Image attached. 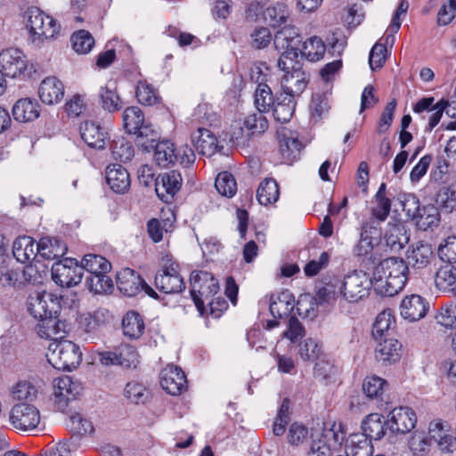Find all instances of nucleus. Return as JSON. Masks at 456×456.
<instances>
[{"label": "nucleus", "mask_w": 456, "mask_h": 456, "mask_svg": "<svg viewBox=\"0 0 456 456\" xmlns=\"http://www.w3.org/2000/svg\"><path fill=\"white\" fill-rule=\"evenodd\" d=\"M373 288L372 277L365 273L354 271L344 276L326 277L322 281L314 299L319 305H333L336 301L357 303L369 295Z\"/></svg>", "instance_id": "1"}, {"label": "nucleus", "mask_w": 456, "mask_h": 456, "mask_svg": "<svg viewBox=\"0 0 456 456\" xmlns=\"http://www.w3.org/2000/svg\"><path fill=\"white\" fill-rule=\"evenodd\" d=\"M409 267L400 257H387L382 260L372 273L373 289L377 294L393 297L405 287Z\"/></svg>", "instance_id": "2"}, {"label": "nucleus", "mask_w": 456, "mask_h": 456, "mask_svg": "<svg viewBox=\"0 0 456 456\" xmlns=\"http://www.w3.org/2000/svg\"><path fill=\"white\" fill-rule=\"evenodd\" d=\"M190 283L191 296L199 312L201 314L205 312V305L214 311V297L219 291L218 281L210 273L195 271L191 274Z\"/></svg>", "instance_id": "3"}, {"label": "nucleus", "mask_w": 456, "mask_h": 456, "mask_svg": "<svg viewBox=\"0 0 456 456\" xmlns=\"http://www.w3.org/2000/svg\"><path fill=\"white\" fill-rule=\"evenodd\" d=\"M46 356L50 364L62 370L76 369L82 360L79 346L70 340L62 338L50 343Z\"/></svg>", "instance_id": "4"}, {"label": "nucleus", "mask_w": 456, "mask_h": 456, "mask_svg": "<svg viewBox=\"0 0 456 456\" xmlns=\"http://www.w3.org/2000/svg\"><path fill=\"white\" fill-rule=\"evenodd\" d=\"M27 28L29 30L31 43L37 47L45 41L54 38L60 31V25L56 20L37 8L28 10Z\"/></svg>", "instance_id": "5"}, {"label": "nucleus", "mask_w": 456, "mask_h": 456, "mask_svg": "<svg viewBox=\"0 0 456 456\" xmlns=\"http://www.w3.org/2000/svg\"><path fill=\"white\" fill-rule=\"evenodd\" d=\"M403 208L408 216L415 220L419 230H433L440 223L438 208L431 204L419 208V200L415 197L407 199L403 203Z\"/></svg>", "instance_id": "6"}, {"label": "nucleus", "mask_w": 456, "mask_h": 456, "mask_svg": "<svg viewBox=\"0 0 456 456\" xmlns=\"http://www.w3.org/2000/svg\"><path fill=\"white\" fill-rule=\"evenodd\" d=\"M41 420L39 410L33 404L19 403L9 411L11 426L20 432H30L37 428Z\"/></svg>", "instance_id": "7"}, {"label": "nucleus", "mask_w": 456, "mask_h": 456, "mask_svg": "<svg viewBox=\"0 0 456 456\" xmlns=\"http://www.w3.org/2000/svg\"><path fill=\"white\" fill-rule=\"evenodd\" d=\"M28 60L18 48H7L0 52V71L12 78L25 77Z\"/></svg>", "instance_id": "8"}, {"label": "nucleus", "mask_w": 456, "mask_h": 456, "mask_svg": "<svg viewBox=\"0 0 456 456\" xmlns=\"http://www.w3.org/2000/svg\"><path fill=\"white\" fill-rule=\"evenodd\" d=\"M156 288L165 294H176L185 289V282L179 272V265L170 263L164 265L155 275Z\"/></svg>", "instance_id": "9"}, {"label": "nucleus", "mask_w": 456, "mask_h": 456, "mask_svg": "<svg viewBox=\"0 0 456 456\" xmlns=\"http://www.w3.org/2000/svg\"><path fill=\"white\" fill-rule=\"evenodd\" d=\"M117 286L119 291L127 297H134L143 290L151 297H157V293L133 269L124 268L117 274Z\"/></svg>", "instance_id": "10"}, {"label": "nucleus", "mask_w": 456, "mask_h": 456, "mask_svg": "<svg viewBox=\"0 0 456 456\" xmlns=\"http://www.w3.org/2000/svg\"><path fill=\"white\" fill-rule=\"evenodd\" d=\"M83 277V267L73 259L66 258L52 266V278L61 287H73L77 285Z\"/></svg>", "instance_id": "11"}, {"label": "nucleus", "mask_w": 456, "mask_h": 456, "mask_svg": "<svg viewBox=\"0 0 456 456\" xmlns=\"http://www.w3.org/2000/svg\"><path fill=\"white\" fill-rule=\"evenodd\" d=\"M27 308L35 319H39L50 314H57L60 303L52 293L35 291L28 297Z\"/></svg>", "instance_id": "12"}, {"label": "nucleus", "mask_w": 456, "mask_h": 456, "mask_svg": "<svg viewBox=\"0 0 456 456\" xmlns=\"http://www.w3.org/2000/svg\"><path fill=\"white\" fill-rule=\"evenodd\" d=\"M83 390L82 384L70 376L64 375L53 380V395L55 404L63 411L68 403L77 398Z\"/></svg>", "instance_id": "13"}, {"label": "nucleus", "mask_w": 456, "mask_h": 456, "mask_svg": "<svg viewBox=\"0 0 456 456\" xmlns=\"http://www.w3.org/2000/svg\"><path fill=\"white\" fill-rule=\"evenodd\" d=\"M139 356L134 346L120 345L113 351L100 354V362L103 365H119L125 368H136Z\"/></svg>", "instance_id": "14"}, {"label": "nucleus", "mask_w": 456, "mask_h": 456, "mask_svg": "<svg viewBox=\"0 0 456 456\" xmlns=\"http://www.w3.org/2000/svg\"><path fill=\"white\" fill-rule=\"evenodd\" d=\"M183 184L181 174L171 170L159 175L155 180V191L158 197L164 202L169 203L180 191Z\"/></svg>", "instance_id": "15"}, {"label": "nucleus", "mask_w": 456, "mask_h": 456, "mask_svg": "<svg viewBox=\"0 0 456 456\" xmlns=\"http://www.w3.org/2000/svg\"><path fill=\"white\" fill-rule=\"evenodd\" d=\"M416 423L415 411L407 406L396 407L388 415L387 425L393 433H410L415 428Z\"/></svg>", "instance_id": "16"}, {"label": "nucleus", "mask_w": 456, "mask_h": 456, "mask_svg": "<svg viewBox=\"0 0 456 456\" xmlns=\"http://www.w3.org/2000/svg\"><path fill=\"white\" fill-rule=\"evenodd\" d=\"M407 265L414 269L427 268L435 260V253L431 244L419 240L413 242L406 250Z\"/></svg>", "instance_id": "17"}, {"label": "nucleus", "mask_w": 456, "mask_h": 456, "mask_svg": "<svg viewBox=\"0 0 456 456\" xmlns=\"http://www.w3.org/2000/svg\"><path fill=\"white\" fill-rule=\"evenodd\" d=\"M299 354L304 361L315 362L314 374L326 378L328 376V369L330 365L321 359L322 356V346L313 338H306L299 345Z\"/></svg>", "instance_id": "18"}, {"label": "nucleus", "mask_w": 456, "mask_h": 456, "mask_svg": "<svg viewBox=\"0 0 456 456\" xmlns=\"http://www.w3.org/2000/svg\"><path fill=\"white\" fill-rule=\"evenodd\" d=\"M160 386L172 395H180L187 387V379L183 370L167 365L160 372Z\"/></svg>", "instance_id": "19"}, {"label": "nucleus", "mask_w": 456, "mask_h": 456, "mask_svg": "<svg viewBox=\"0 0 456 456\" xmlns=\"http://www.w3.org/2000/svg\"><path fill=\"white\" fill-rule=\"evenodd\" d=\"M430 441H433L441 453H452L456 450V437L444 428L441 420L429 424Z\"/></svg>", "instance_id": "20"}, {"label": "nucleus", "mask_w": 456, "mask_h": 456, "mask_svg": "<svg viewBox=\"0 0 456 456\" xmlns=\"http://www.w3.org/2000/svg\"><path fill=\"white\" fill-rule=\"evenodd\" d=\"M429 309L428 302L419 295L405 297L400 305V313L403 319L416 322L423 318Z\"/></svg>", "instance_id": "21"}, {"label": "nucleus", "mask_w": 456, "mask_h": 456, "mask_svg": "<svg viewBox=\"0 0 456 456\" xmlns=\"http://www.w3.org/2000/svg\"><path fill=\"white\" fill-rule=\"evenodd\" d=\"M39 322L36 326L37 335L45 339L53 341L60 340L66 333V323L59 320L56 314H50L39 318Z\"/></svg>", "instance_id": "22"}, {"label": "nucleus", "mask_w": 456, "mask_h": 456, "mask_svg": "<svg viewBox=\"0 0 456 456\" xmlns=\"http://www.w3.org/2000/svg\"><path fill=\"white\" fill-rule=\"evenodd\" d=\"M278 140L281 161L285 164L291 165L298 159L302 143L289 130L279 132Z\"/></svg>", "instance_id": "23"}, {"label": "nucleus", "mask_w": 456, "mask_h": 456, "mask_svg": "<svg viewBox=\"0 0 456 456\" xmlns=\"http://www.w3.org/2000/svg\"><path fill=\"white\" fill-rule=\"evenodd\" d=\"M308 82L309 75L303 69L287 72L281 78L282 94L293 98L299 96L306 88Z\"/></svg>", "instance_id": "24"}, {"label": "nucleus", "mask_w": 456, "mask_h": 456, "mask_svg": "<svg viewBox=\"0 0 456 456\" xmlns=\"http://www.w3.org/2000/svg\"><path fill=\"white\" fill-rule=\"evenodd\" d=\"M322 443L332 451H338L346 443V430L342 422L328 421L323 423L321 436Z\"/></svg>", "instance_id": "25"}, {"label": "nucleus", "mask_w": 456, "mask_h": 456, "mask_svg": "<svg viewBox=\"0 0 456 456\" xmlns=\"http://www.w3.org/2000/svg\"><path fill=\"white\" fill-rule=\"evenodd\" d=\"M82 140L92 149L102 150L105 148L108 133L94 121H85L80 126Z\"/></svg>", "instance_id": "26"}, {"label": "nucleus", "mask_w": 456, "mask_h": 456, "mask_svg": "<svg viewBox=\"0 0 456 456\" xmlns=\"http://www.w3.org/2000/svg\"><path fill=\"white\" fill-rule=\"evenodd\" d=\"M105 176L110 188L117 193H125L130 187V175L119 164L109 165L106 168Z\"/></svg>", "instance_id": "27"}, {"label": "nucleus", "mask_w": 456, "mask_h": 456, "mask_svg": "<svg viewBox=\"0 0 456 456\" xmlns=\"http://www.w3.org/2000/svg\"><path fill=\"white\" fill-rule=\"evenodd\" d=\"M38 94L45 104L58 103L64 96L63 84L55 77H47L41 82Z\"/></svg>", "instance_id": "28"}, {"label": "nucleus", "mask_w": 456, "mask_h": 456, "mask_svg": "<svg viewBox=\"0 0 456 456\" xmlns=\"http://www.w3.org/2000/svg\"><path fill=\"white\" fill-rule=\"evenodd\" d=\"M295 306V298L289 290L272 295L269 299V309L273 318L282 319L290 314Z\"/></svg>", "instance_id": "29"}, {"label": "nucleus", "mask_w": 456, "mask_h": 456, "mask_svg": "<svg viewBox=\"0 0 456 456\" xmlns=\"http://www.w3.org/2000/svg\"><path fill=\"white\" fill-rule=\"evenodd\" d=\"M379 235V232L374 220L363 222L361 227L359 242L354 248V254L362 256L370 253L374 247L375 236Z\"/></svg>", "instance_id": "30"}, {"label": "nucleus", "mask_w": 456, "mask_h": 456, "mask_svg": "<svg viewBox=\"0 0 456 456\" xmlns=\"http://www.w3.org/2000/svg\"><path fill=\"white\" fill-rule=\"evenodd\" d=\"M402 344L395 338H384L376 346L375 357L385 364L394 363L401 358Z\"/></svg>", "instance_id": "31"}, {"label": "nucleus", "mask_w": 456, "mask_h": 456, "mask_svg": "<svg viewBox=\"0 0 456 456\" xmlns=\"http://www.w3.org/2000/svg\"><path fill=\"white\" fill-rule=\"evenodd\" d=\"M191 142L200 154L212 156L219 149L218 142L214 134L206 128H199L191 134Z\"/></svg>", "instance_id": "32"}, {"label": "nucleus", "mask_w": 456, "mask_h": 456, "mask_svg": "<svg viewBox=\"0 0 456 456\" xmlns=\"http://www.w3.org/2000/svg\"><path fill=\"white\" fill-rule=\"evenodd\" d=\"M12 254L18 262L30 263L37 256V243L29 236H20L13 241Z\"/></svg>", "instance_id": "33"}, {"label": "nucleus", "mask_w": 456, "mask_h": 456, "mask_svg": "<svg viewBox=\"0 0 456 456\" xmlns=\"http://www.w3.org/2000/svg\"><path fill=\"white\" fill-rule=\"evenodd\" d=\"M12 115L20 122L33 121L40 115V105L35 99L21 98L13 105Z\"/></svg>", "instance_id": "34"}, {"label": "nucleus", "mask_w": 456, "mask_h": 456, "mask_svg": "<svg viewBox=\"0 0 456 456\" xmlns=\"http://www.w3.org/2000/svg\"><path fill=\"white\" fill-rule=\"evenodd\" d=\"M409 240L410 235L403 223H388L385 240L391 250L399 251L409 242Z\"/></svg>", "instance_id": "35"}, {"label": "nucleus", "mask_w": 456, "mask_h": 456, "mask_svg": "<svg viewBox=\"0 0 456 456\" xmlns=\"http://www.w3.org/2000/svg\"><path fill=\"white\" fill-rule=\"evenodd\" d=\"M298 29L292 25L284 26L276 32L273 39L274 46L278 51L298 49L300 44Z\"/></svg>", "instance_id": "36"}, {"label": "nucleus", "mask_w": 456, "mask_h": 456, "mask_svg": "<svg viewBox=\"0 0 456 456\" xmlns=\"http://www.w3.org/2000/svg\"><path fill=\"white\" fill-rule=\"evenodd\" d=\"M346 456H372L373 446L366 436L361 434H352L345 444Z\"/></svg>", "instance_id": "37"}, {"label": "nucleus", "mask_w": 456, "mask_h": 456, "mask_svg": "<svg viewBox=\"0 0 456 456\" xmlns=\"http://www.w3.org/2000/svg\"><path fill=\"white\" fill-rule=\"evenodd\" d=\"M67 247L60 240L42 238L37 243V255L47 260H54L66 254Z\"/></svg>", "instance_id": "38"}, {"label": "nucleus", "mask_w": 456, "mask_h": 456, "mask_svg": "<svg viewBox=\"0 0 456 456\" xmlns=\"http://www.w3.org/2000/svg\"><path fill=\"white\" fill-rule=\"evenodd\" d=\"M385 421L383 416L379 413H370L362 423L363 435L370 442L371 440H380L386 434Z\"/></svg>", "instance_id": "39"}, {"label": "nucleus", "mask_w": 456, "mask_h": 456, "mask_svg": "<svg viewBox=\"0 0 456 456\" xmlns=\"http://www.w3.org/2000/svg\"><path fill=\"white\" fill-rule=\"evenodd\" d=\"M154 161L160 167H168L174 165L178 159L175 144L170 141H162L154 143Z\"/></svg>", "instance_id": "40"}, {"label": "nucleus", "mask_w": 456, "mask_h": 456, "mask_svg": "<svg viewBox=\"0 0 456 456\" xmlns=\"http://www.w3.org/2000/svg\"><path fill=\"white\" fill-rule=\"evenodd\" d=\"M102 107L109 112L118 111L122 108L121 99L117 92L115 81H109L99 91Z\"/></svg>", "instance_id": "41"}, {"label": "nucleus", "mask_w": 456, "mask_h": 456, "mask_svg": "<svg viewBox=\"0 0 456 456\" xmlns=\"http://www.w3.org/2000/svg\"><path fill=\"white\" fill-rule=\"evenodd\" d=\"M273 108L275 120L281 123L289 122L295 111V98L281 94V95L277 97Z\"/></svg>", "instance_id": "42"}, {"label": "nucleus", "mask_w": 456, "mask_h": 456, "mask_svg": "<svg viewBox=\"0 0 456 456\" xmlns=\"http://www.w3.org/2000/svg\"><path fill=\"white\" fill-rule=\"evenodd\" d=\"M280 196L279 186L273 178H266L262 181L256 191L258 202L263 206H269L275 203Z\"/></svg>", "instance_id": "43"}, {"label": "nucleus", "mask_w": 456, "mask_h": 456, "mask_svg": "<svg viewBox=\"0 0 456 456\" xmlns=\"http://www.w3.org/2000/svg\"><path fill=\"white\" fill-rule=\"evenodd\" d=\"M375 207L372 208L371 213L374 218L383 222L388 216L391 210V200L387 195V184L382 183L375 195Z\"/></svg>", "instance_id": "44"}, {"label": "nucleus", "mask_w": 456, "mask_h": 456, "mask_svg": "<svg viewBox=\"0 0 456 456\" xmlns=\"http://www.w3.org/2000/svg\"><path fill=\"white\" fill-rule=\"evenodd\" d=\"M275 100L270 86L266 83L259 82L254 94V104L259 112H269Z\"/></svg>", "instance_id": "45"}, {"label": "nucleus", "mask_w": 456, "mask_h": 456, "mask_svg": "<svg viewBox=\"0 0 456 456\" xmlns=\"http://www.w3.org/2000/svg\"><path fill=\"white\" fill-rule=\"evenodd\" d=\"M435 283L441 290L456 291V267L452 265L441 266L436 273Z\"/></svg>", "instance_id": "46"}, {"label": "nucleus", "mask_w": 456, "mask_h": 456, "mask_svg": "<svg viewBox=\"0 0 456 456\" xmlns=\"http://www.w3.org/2000/svg\"><path fill=\"white\" fill-rule=\"evenodd\" d=\"M124 396L132 403L145 404L151 399V392L142 383L130 381L124 388Z\"/></svg>", "instance_id": "47"}, {"label": "nucleus", "mask_w": 456, "mask_h": 456, "mask_svg": "<svg viewBox=\"0 0 456 456\" xmlns=\"http://www.w3.org/2000/svg\"><path fill=\"white\" fill-rule=\"evenodd\" d=\"M123 331L130 338H139L145 329L142 316L135 312H128L123 318Z\"/></svg>", "instance_id": "48"}, {"label": "nucleus", "mask_w": 456, "mask_h": 456, "mask_svg": "<svg viewBox=\"0 0 456 456\" xmlns=\"http://www.w3.org/2000/svg\"><path fill=\"white\" fill-rule=\"evenodd\" d=\"M326 52V45L322 39L317 36L309 37L303 44L301 54L310 61H318Z\"/></svg>", "instance_id": "49"}, {"label": "nucleus", "mask_w": 456, "mask_h": 456, "mask_svg": "<svg viewBox=\"0 0 456 456\" xmlns=\"http://www.w3.org/2000/svg\"><path fill=\"white\" fill-rule=\"evenodd\" d=\"M107 273L88 274L86 277V284L88 289L94 294H105L111 291L113 283Z\"/></svg>", "instance_id": "50"}, {"label": "nucleus", "mask_w": 456, "mask_h": 456, "mask_svg": "<svg viewBox=\"0 0 456 456\" xmlns=\"http://www.w3.org/2000/svg\"><path fill=\"white\" fill-rule=\"evenodd\" d=\"M135 96L141 104L148 106L155 105L160 100L158 90L146 80H140L137 83Z\"/></svg>", "instance_id": "51"}, {"label": "nucleus", "mask_w": 456, "mask_h": 456, "mask_svg": "<svg viewBox=\"0 0 456 456\" xmlns=\"http://www.w3.org/2000/svg\"><path fill=\"white\" fill-rule=\"evenodd\" d=\"M83 271L86 269L88 274L109 273L111 265L105 257L95 255L87 254L82 259Z\"/></svg>", "instance_id": "52"}, {"label": "nucleus", "mask_w": 456, "mask_h": 456, "mask_svg": "<svg viewBox=\"0 0 456 456\" xmlns=\"http://www.w3.org/2000/svg\"><path fill=\"white\" fill-rule=\"evenodd\" d=\"M264 16L271 26L277 27L287 21L289 17V10L286 4L279 2L267 7Z\"/></svg>", "instance_id": "53"}, {"label": "nucleus", "mask_w": 456, "mask_h": 456, "mask_svg": "<svg viewBox=\"0 0 456 456\" xmlns=\"http://www.w3.org/2000/svg\"><path fill=\"white\" fill-rule=\"evenodd\" d=\"M110 151L112 157L122 162L131 160L134 155L132 143L123 136H118L112 141Z\"/></svg>", "instance_id": "54"}, {"label": "nucleus", "mask_w": 456, "mask_h": 456, "mask_svg": "<svg viewBox=\"0 0 456 456\" xmlns=\"http://www.w3.org/2000/svg\"><path fill=\"white\" fill-rule=\"evenodd\" d=\"M126 131L132 134L139 130V126L144 123V115L140 108L133 106L126 108L122 115Z\"/></svg>", "instance_id": "55"}, {"label": "nucleus", "mask_w": 456, "mask_h": 456, "mask_svg": "<svg viewBox=\"0 0 456 456\" xmlns=\"http://www.w3.org/2000/svg\"><path fill=\"white\" fill-rule=\"evenodd\" d=\"M217 191L227 198H232L237 191V183L233 175L229 172H221L217 175L215 183Z\"/></svg>", "instance_id": "56"}, {"label": "nucleus", "mask_w": 456, "mask_h": 456, "mask_svg": "<svg viewBox=\"0 0 456 456\" xmlns=\"http://www.w3.org/2000/svg\"><path fill=\"white\" fill-rule=\"evenodd\" d=\"M248 136L259 134L268 128V121L263 112H256L247 116L243 121Z\"/></svg>", "instance_id": "57"}, {"label": "nucleus", "mask_w": 456, "mask_h": 456, "mask_svg": "<svg viewBox=\"0 0 456 456\" xmlns=\"http://www.w3.org/2000/svg\"><path fill=\"white\" fill-rule=\"evenodd\" d=\"M436 204L445 212L456 208V183L442 188L436 195Z\"/></svg>", "instance_id": "58"}, {"label": "nucleus", "mask_w": 456, "mask_h": 456, "mask_svg": "<svg viewBox=\"0 0 456 456\" xmlns=\"http://www.w3.org/2000/svg\"><path fill=\"white\" fill-rule=\"evenodd\" d=\"M67 428L76 435L91 434L94 431L93 423L80 413H74L69 416Z\"/></svg>", "instance_id": "59"}, {"label": "nucleus", "mask_w": 456, "mask_h": 456, "mask_svg": "<svg viewBox=\"0 0 456 456\" xmlns=\"http://www.w3.org/2000/svg\"><path fill=\"white\" fill-rule=\"evenodd\" d=\"M282 53L278 60V67L285 73L301 69L302 64L298 60V49L281 50Z\"/></svg>", "instance_id": "60"}, {"label": "nucleus", "mask_w": 456, "mask_h": 456, "mask_svg": "<svg viewBox=\"0 0 456 456\" xmlns=\"http://www.w3.org/2000/svg\"><path fill=\"white\" fill-rule=\"evenodd\" d=\"M71 42L73 49L83 54L89 53L94 45L92 35L84 29L75 32L71 37Z\"/></svg>", "instance_id": "61"}, {"label": "nucleus", "mask_w": 456, "mask_h": 456, "mask_svg": "<svg viewBox=\"0 0 456 456\" xmlns=\"http://www.w3.org/2000/svg\"><path fill=\"white\" fill-rule=\"evenodd\" d=\"M387 382L376 375L366 377L362 383V390L369 398H378L382 395Z\"/></svg>", "instance_id": "62"}, {"label": "nucleus", "mask_w": 456, "mask_h": 456, "mask_svg": "<svg viewBox=\"0 0 456 456\" xmlns=\"http://www.w3.org/2000/svg\"><path fill=\"white\" fill-rule=\"evenodd\" d=\"M437 323L445 328L456 327V304L450 302L444 304L436 314Z\"/></svg>", "instance_id": "63"}, {"label": "nucleus", "mask_w": 456, "mask_h": 456, "mask_svg": "<svg viewBox=\"0 0 456 456\" xmlns=\"http://www.w3.org/2000/svg\"><path fill=\"white\" fill-rule=\"evenodd\" d=\"M439 258L445 263H456V236H450L437 249Z\"/></svg>", "instance_id": "64"}]
</instances>
